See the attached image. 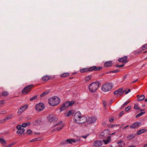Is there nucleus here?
Listing matches in <instances>:
<instances>
[{
	"mask_svg": "<svg viewBox=\"0 0 147 147\" xmlns=\"http://www.w3.org/2000/svg\"><path fill=\"white\" fill-rule=\"evenodd\" d=\"M110 131L108 129H105L101 133L100 135V138H107L106 140H103L102 141L105 144H107L110 142L111 140V136H108L110 135Z\"/></svg>",
	"mask_w": 147,
	"mask_h": 147,
	"instance_id": "f257e3e1",
	"label": "nucleus"
},
{
	"mask_svg": "<svg viewBox=\"0 0 147 147\" xmlns=\"http://www.w3.org/2000/svg\"><path fill=\"white\" fill-rule=\"evenodd\" d=\"M100 84L98 81H96L90 84L88 87L89 89L91 92H95L100 86Z\"/></svg>",
	"mask_w": 147,
	"mask_h": 147,
	"instance_id": "f03ea898",
	"label": "nucleus"
},
{
	"mask_svg": "<svg viewBox=\"0 0 147 147\" xmlns=\"http://www.w3.org/2000/svg\"><path fill=\"white\" fill-rule=\"evenodd\" d=\"M60 98L56 96L51 97L48 100V103L51 106L57 105L60 103Z\"/></svg>",
	"mask_w": 147,
	"mask_h": 147,
	"instance_id": "7ed1b4c3",
	"label": "nucleus"
},
{
	"mask_svg": "<svg viewBox=\"0 0 147 147\" xmlns=\"http://www.w3.org/2000/svg\"><path fill=\"white\" fill-rule=\"evenodd\" d=\"M102 69V67H96V66H93L90 67L89 68H84L81 69L80 71L82 73H84L87 71H91L93 70L95 71L100 70Z\"/></svg>",
	"mask_w": 147,
	"mask_h": 147,
	"instance_id": "20e7f679",
	"label": "nucleus"
},
{
	"mask_svg": "<svg viewBox=\"0 0 147 147\" xmlns=\"http://www.w3.org/2000/svg\"><path fill=\"white\" fill-rule=\"evenodd\" d=\"M75 101L73 100L71 101H67L64 103L61 106L60 108L61 111H63L67 109V108L69 106H71L74 104Z\"/></svg>",
	"mask_w": 147,
	"mask_h": 147,
	"instance_id": "39448f33",
	"label": "nucleus"
},
{
	"mask_svg": "<svg viewBox=\"0 0 147 147\" xmlns=\"http://www.w3.org/2000/svg\"><path fill=\"white\" fill-rule=\"evenodd\" d=\"M113 85L112 83H109L105 84L103 85L101 88V90L104 92H108L112 88Z\"/></svg>",
	"mask_w": 147,
	"mask_h": 147,
	"instance_id": "423d86ee",
	"label": "nucleus"
},
{
	"mask_svg": "<svg viewBox=\"0 0 147 147\" xmlns=\"http://www.w3.org/2000/svg\"><path fill=\"white\" fill-rule=\"evenodd\" d=\"M64 127V124L61 121L59 122L58 123L55 124L54 126L55 127L52 130V131H58Z\"/></svg>",
	"mask_w": 147,
	"mask_h": 147,
	"instance_id": "0eeeda50",
	"label": "nucleus"
},
{
	"mask_svg": "<svg viewBox=\"0 0 147 147\" xmlns=\"http://www.w3.org/2000/svg\"><path fill=\"white\" fill-rule=\"evenodd\" d=\"M81 117V114L80 112L78 111L76 112L74 114L73 117L74 122L77 123Z\"/></svg>",
	"mask_w": 147,
	"mask_h": 147,
	"instance_id": "6e6552de",
	"label": "nucleus"
},
{
	"mask_svg": "<svg viewBox=\"0 0 147 147\" xmlns=\"http://www.w3.org/2000/svg\"><path fill=\"white\" fill-rule=\"evenodd\" d=\"M33 86V84H30L24 88L22 90V92L23 94H26L29 92L30 91V89Z\"/></svg>",
	"mask_w": 147,
	"mask_h": 147,
	"instance_id": "1a4fd4ad",
	"label": "nucleus"
},
{
	"mask_svg": "<svg viewBox=\"0 0 147 147\" xmlns=\"http://www.w3.org/2000/svg\"><path fill=\"white\" fill-rule=\"evenodd\" d=\"M48 120L50 123L55 122L57 121V118L53 114H49L47 117Z\"/></svg>",
	"mask_w": 147,
	"mask_h": 147,
	"instance_id": "9d476101",
	"label": "nucleus"
},
{
	"mask_svg": "<svg viewBox=\"0 0 147 147\" xmlns=\"http://www.w3.org/2000/svg\"><path fill=\"white\" fill-rule=\"evenodd\" d=\"M45 108V106L42 103H40L37 104L36 106V110L38 111H42Z\"/></svg>",
	"mask_w": 147,
	"mask_h": 147,
	"instance_id": "9b49d317",
	"label": "nucleus"
},
{
	"mask_svg": "<svg viewBox=\"0 0 147 147\" xmlns=\"http://www.w3.org/2000/svg\"><path fill=\"white\" fill-rule=\"evenodd\" d=\"M28 105H25L22 106L18 110V113L19 115H20L28 108Z\"/></svg>",
	"mask_w": 147,
	"mask_h": 147,
	"instance_id": "f8f14e48",
	"label": "nucleus"
},
{
	"mask_svg": "<svg viewBox=\"0 0 147 147\" xmlns=\"http://www.w3.org/2000/svg\"><path fill=\"white\" fill-rule=\"evenodd\" d=\"M18 129L16 133L17 134H21L23 133L25 131V129L24 128H22V126L20 125H18L16 127Z\"/></svg>",
	"mask_w": 147,
	"mask_h": 147,
	"instance_id": "ddd939ff",
	"label": "nucleus"
},
{
	"mask_svg": "<svg viewBox=\"0 0 147 147\" xmlns=\"http://www.w3.org/2000/svg\"><path fill=\"white\" fill-rule=\"evenodd\" d=\"M97 118L95 117H89L87 120V123L89 124L93 123L95 122Z\"/></svg>",
	"mask_w": 147,
	"mask_h": 147,
	"instance_id": "4468645a",
	"label": "nucleus"
},
{
	"mask_svg": "<svg viewBox=\"0 0 147 147\" xmlns=\"http://www.w3.org/2000/svg\"><path fill=\"white\" fill-rule=\"evenodd\" d=\"M76 140L74 139H69L63 141V144H67L68 143L72 144L73 143H75Z\"/></svg>",
	"mask_w": 147,
	"mask_h": 147,
	"instance_id": "2eb2a0df",
	"label": "nucleus"
},
{
	"mask_svg": "<svg viewBox=\"0 0 147 147\" xmlns=\"http://www.w3.org/2000/svg\"><path fill=\"white\" fill-rule=\"evenodd\" d=\"M141 125V123L135 122L130 126V127L131 128L136 129L137 127H138L139 126H140Z\"/></svg>",
	"mask_w": 147,
	"mask_h": 147,
	"instance_id": "dca6fc26",
	"label": "nucleus"
},
{
	"mask_svg": "<svg viewBox=\"0 0 147 147\" xmlns=\"http://www.w3.org/2000/svg\"><path fill=\"white\" fill-rule=\"evenodd\" d=\"M87 118L85 116H81L78 122L77 123H84L85 122L87 121Z\"/></svg>",
	"mask_w": 147,
	"mask_h": 147,
	"instance_id": "f3484780",
	"label": "nucleus"
},
{
	"mask_svg": "<svg viewBox=\"0 0 147 147\" xmlns=\"http://www.w3.org/2000/svg\"><path fill=\"white\" fill-rule=\"evenodd\" d=\"M102 144V142L101 140H97L94 142L93 145L96 147H99L101 146Z\"/></svg>",
	"mask_w": 147,
	"mask_h": 147,
	"instance_id": "a211bd4d",
	"label": "nucleus"
},
{
	"mask_svg": "<svg viewBox=\"0 0 147 147\" xmlns=\"http://www.w3.org/2000/svg\"><path fill=\"white\" fill-rule=\"evenodd\" d=\"M127 59V56H125L119 59H118V61L119 62H123V63H126L128 62Z\"/></svg>",
	"mask_w": 147,
	"mask_h": 147,
	"instance_id": "6ab92c4d",
	"label": "nucleus"
},
{
	"mask_svg": "<svg viewBox=\"0 0 147 147\" xmlns=\"http://www.w3.org/2000/svg\"><path fill=\"white\" fill-rule=\"evenodd\" d=\"M122 90V88H120L118 90L115 91L114 92V95H116L118 94V93L120 92H121L120 94H122L124 92L125 90L121 92Z\"/></svg>",
	"mask_w": 147,
	"mask_h": 147,
	"instance_id": "aec40b11",
	"label": "nucleus"
},
{
	"mask_svg": "<svg viewBox=\"0 0 147 147\" xmlns=\"http://www.w3.org/2000/svg\"><path fill=\"white\" fill-rule=\"evenodd\" d=\"M113 64L112 62L111 61H109L105 62L104 65L106 67H109Z\"/></svg>",
	"mask_w": 147,
	"mask_h": 147,
	"instance_id": "412c9836",
	"label": "nucleus"
},
{
	"mask_svg": "<svg viewBox=\"0 0 147 147\" xmlns=\"http://www.w3.org/2000/svg\"><path fill=\"white\" fill-rule=\"evenodd\" d=\"M43 138L42 137H39L37 138H35L31 140L30 142H32L36 141H38L41 140H43Z\"/></svg>",
	"mask_w": 147,
	"mask_h": 147,
	"instance_id": "4be33fe9",
	"label": "nucleus"
},
{
	"mask_svg": "<svg viewBox=\"0 0 147 147\" xmlns=\"http://www.w3.org/2000/svg\"><path fill=\"white\" fill-rule=\"evenodd\" d=\"M146 129H143L141 130H139L137 132V135H139L141 134L146 131Z\"/></svg>",
	"mask_w": 147,
	"mask_h": 147,
	"instance_id": "5701e85b",
	"label": "nucleus"
},
{
	"mask_svg": "<svg viewBox=\"0 0 147 147\" xmlns=\"http://www.w3.org/2000/svg\"><path fill=\"white\" fill-rule=\"evenodd\" d=\"M50 78V77L49 76L46 75L43 76L42 79L43 81H46L49 80Z\"/></svg>",
	"mask_w": 147,
	"mask_h": 147,
	"instance_id": "b1692460",
	"label": "nucleus"
},
{
	"mask_svg": "<svg viewBox=\"0 0 147 147\" xmlns=\"http://www.w3.org/2000/svg\"><path fill=\"white\" fill-rule=\"evenodd\" d=\"M136 136L135 134H133L129 135L127 136V138L128 140H131L134 137Z\"/></svg>",
	"mask_w": 147,
	"mask_h": 147,
	"instance_id": "393cba45",
	"label": "nucleus"
},
{
	"mask_svg": "<svg viewBox=\"0 0 147 147\" xmlns=\"http://www.w3.org/2000/svg\"><path fill=\"white\" fill-rule=\"evenodd\" d=\"M13 116V114H11L7 116L6 117L3 119V121H5L11 118Z\"/></svg>",
	"mask_w": 147,
	"mask_h": 147,
	"instance_id": "a878e982",
	"label": "nucleus"
},
{
	"mask_svg": "<svg viewBox=\"0 0 147 147\" xmlns=\"http://www.w3.org/2000/svg\"><path fill=\"white\" fill-rule=\"evenodd\" d=\"M144 95H142L138 98V101H141L143 100L144 99Z\"/></svg>",
	"mask_w": 147,
	"mask_h": 147,
	"instance_id": "bb28decb",
	"label": "nucleus"
},
{
	"mask_svg": "<svg viewBox=\"0 0 147 147\" xmlns=\"http://www.w3.org/2000/svg\"><path fill=\"white\" fill-rule=\"evenodd\" d=\"M49 93V92L48 91H46L41 94L40 95V96L41 97H43V96L47 95Z\"/></svg>",
	"mask_w": 147,
	"mask_h": 147,
	"instance_id": "cd10ccee",
	"label": "nucleus"
},
{
	"mask_svg": "<svg viewBox=\"0 0 147 147\" xmlns=\"http://www.w3.org/2000/svg\"><path fill=\"white\" fill-rule=\"evenodd\" d=\"M69 75V74L68 73H64L60 75L61 77L64 78L67 77Z\"/></svg>",
	"mask_w": 147,
	"mask_h": 147,
	"instance_id": "c85d7f7f",
	"label": "nucleus"
},
{
	"mask_svg": "<svg viewBox=\"0 0 147 147\" xmlns=\"http://www.w3.org/2000/svg\"><path fill=\"white\" fill-rule=\"evenodd\" d=\"M0 142L2 144L5 145L6 144V141L3 138H0Z\"/></svg>",
	"mask_w": 147,
	"mask_h": 147,
	"instance_id": "c756f323",
	"label": "nucleus"
},
{
	"mask_svg": "<svg viewBox=\"0 0 147 147\" xmlns=\"http://www.w3.org/2000/svg\"><path fill=\"white\" fill-rule=\"evenodd\" d=\"M145 112H141L140 113L138 114L137 115H136V118H138L139 117L142 115H143L144 114H145Z\"/></svg>",
	"mask_w": 147,
	"mask_h": 147,
	"instance_id": "7c9ffc66",
	"label": "nucleus"
},
{
	"mask_svg": "<svg viewBox=\"0 0 147 147\" xmlns=\"http://www.w3.org/2000/svg\"><path fill=\"white\" fill-rule=\"evenodd\" d=\"M142 50H144L147 49V44L143 45L141 47Z\"/></svg>",
	"mask_w": 147,
	"mask_h": 147,
	"instance_id": "2f4dec72",
	"label": "nucleus"
},
{
	"mask_svg": "<svg viewBox=\"0 0 147 147\" xmlns=\"http://www.w3.org/2000/svg\"><path fill=\"white\" fill-rule=\"evenodd\" d=\"M1 94L2 96H6L8 94V93L7 92L3 91L2 92Z\"/></svg>",
	"mask_w": 147,
	"mask_h": 147,
	"instance_id": "473e14b6",
	"label": "nucleus"
},
{
	"mask_svg": "<svg viewBox=\"0 0 147 147\" xmlns=\"http://www.w3.org/2000/svg\"><path fill=\"white\" fill-rule=\"evenodd\" d=\"M91 78L92 77L91 76H88L85 78V80L86 81H88L91 79Z\"/></svg>",
	"mask_w": 147,
	"mask_h": 147,
	"instance_id": "72a5a7b5",
	"label": "nucleus"
},
{
	"mask_svg": "<svg viewBox=\"0 0 147 147\" xmlns=\"http://www.w3.org/2000/svg\"><path fill=\"white\" fill-rule=\"evenodd\" d=\"M26 133L27 134L30 135L32 134V132L31 130L30 129H28L27 130Z\"/></svg>",
	"mask_w": 147,
	"mask_h": 147,
	"instance_id": "f704fd0d",
	"label": "nucleus"
},
{
	"mask_svg": "<svg viewBox=\"0 0 147 147\" xmlns=\"http://www.w3.org/2000/svg\"><path fill=\"white\" fill-rule=\"evenodd\" d=\"M37 96L35 95L34 96L32 97L30 99V100L31 101H32L34 100H35L37 99Z\"/></svg>",
	"mask_w": 147,
	"mask_h": 147,
	"instance_id": "c9c22d12",
	"label": "nucleus"
},
{
	"mask_svg": "<svg viewBox=\"0 0 147 147\" xmlns=\"http://www.w3.org/2000/svg\"><path fill=\"white\" fill-rule=\"evenodd\" d=\"M115 66V67H117L120 68L123 67L124 66V65L123 64L122 65L116 64Z\"/></svg>",
	"mask_w": 147,
	"mask_h": 147,
	"instance_id": "e433bc0d",
	"label": "nucleus"
},
{
	"mask_svg": "<svg viewBox=\"0 0 147 147\" xmlns=\"http://www.w3.org/2000/svg\"><path fill=\"white\" fill-rule=\"evenodd\" d=\"M131 108V106H129L128 107H127L125 109V110L126 111H129Z\"/></svg>",
	"mask_w": 147,
	"mask_h": 147,
	"instance_id": "4c0bfd02",
	"label": "nucleus"
},
{
	"mask_svg": "<svg viewBox=\"0 0 147 147\" xmlns=\"http://www.w3.org/2000/svg\"><path fill=\"white\" fill-rule=\"evenodd\" d=\"M5 100H2L0 101V105L2 106L5 103Z\"/></svg>",
	"mask_w": 147,
	"mask_h": 147,
	"instance_id": "58836bf2",
	"label": "nucleus"
},
{
	"mask_svg": "<svg viewBox=\"0 0 147 147\" xmlns=\"http://www.w3.org/2000/svg\"><path fill=\"white\" fill-rule=\"evenodd\" d=\"M7 113V112L5 111H1L0 112V114H5Z\"/></svg>",
	"mask_w": 147,
	"mask_h": 147,
	"instance_id": "ea45409f",
	"label": "nucleus"
},
{
	"mask_svg": "<svg viewBox=\"0 0 147 147\" xmlns=\"http://www.w3.org/2000/svg\"><path fill=\"white\" fill-rule=\"evenodd\" d=\"M71 114V111H69L67 113V116L69 117L70 116Z\"/></svg>",
	"mask_w": 147,
	"mask_h": 147,
	"instance_id": "a19ab883",
	"label": "nucleus"
},
{
	"mask_svg": "<svg viewBox=\"0 0 147 147\" xmlns=\"http://www.w3.org/2000/svg\"><path fill=\"white\" fill-rule=\"evenodd\" d=\"M134 108L136 110L139 109V108L138 107V105L136 104L135 105Z\"/></svg>",
	"mask_w": 147,
	"mask_h": 147,
	"instance_id": "79ce46f5",
	"label": "nucleus"
},
{
	"mask_svg": "<svg viewBox=\"0 0 147 147\" xmlns=\"http://www.w3.org/2000/svg\"><path fill=\"white\" fill-rule=\"evenodd\" d=\"M129 103V102H125V103H124L122 105V107H124L126 105H127L128 103Z\"/></svg>",
	"mask_w": 147,
	"mask_h": 147,
	"instance_id": "37998d69",
	"label": "nucleus"
},
{
	"mask_svg": "<svg viewBox=\"0 0 147 147\" xmlns=\"http://www.w3.org/2000/svg\"><path fill=\"white\" fill-rule=\"evenodd\" d=\"M119 71V70H115L112 71L111 72L113 73H116L118 72Z\"/></svg>",
	"mask_w": 147,
	"mask_h": 147,
	"instance_id": "c03bdc74",
	"label": "nucleus"
},
{
	"mask_svg": "<svg viewBox=\"0 0 147 147\" xmlns=\"http://www.w3.org/2000/svg\"><path fill=\"white\" fill-rule=\"evenodd\" d=\"M21 126L23 127H26L27 125L25 123H24L22 124V125Z\"/></svg>",
	"mask_w": 147,
	"mask_h": 147,
	"instance_id": "a18cd8bd",
	"label": "nucleus"
},
{
	"mask_svg": "<svg viewBox=\"0 0 147 147\" xmlns=\"http://www.w3.org/2000/svg\"><path fill=\"white\" fill-rule=\"evenodd\" d=\"M123 142V141L122 140H119V141L117 142V144H121Z\"/></svg>",
	"mask_w": 147,
	"mask_h": 147,
	"instance_id": "49530a36",
	"label": "nucleus"
},
{
	"mask_svg": "<svg viewBox=\"0 0 147 147\" xmlns=\"http://www.w3.org/2000/svg\"><path fill=\"white\" fill-rule=\"evenodd\" d=\"M124 112L123 111H121L119 114V115L120 116H122L124 114Z\"/></svg>",
	"mask_w": 147,
	"mask_h": 147,
	"instance_id": "de8ad7c7",
	"label": "nucleus"
},
{
	"mask_svg": "<svg viewBox=\"0 0 147 147\" xmlns=\"http://www.w3.org/2000/svg\"><path fill=\"white\" fill-rule=\"evenodd\" d=\"M113 119H114L113 118V117H112L109 119V121L110 122L112 123L113 121Z\"/></svg>",
	"mask_w": 147,
	"mask_h": 147,
	"instance_id": "09e8293b",
	"label": "nucleus"
},
{
	"mask_svg": "<svg viewBox=\"0 0 147 147\" xmlns=\"http://www.w3.org/2000/svg\"><path fill=\"white\" fill-rule=\"evenodd\" d=\"M103 104L105 106H106L107 105V103L105 101H103Z\"/></svg>",
	"mask_w": 147,
	"mask_h": 147,
	"instance_id": "8fccbe9b",
	"label": "nucleus"
},
{
	"mask_svg": "<svg viewBox=\"0 0 147 147\" xmlns=\"http://www.w3.org/2000/svg\"><path fill=\"white\" fill-rule=\"evenodd\" d=\"M115 126V125L111 124L110 125L109 127H114Z\"/></svg>",
	"mask_w": 147,
	"mask_h": 147,
	"instance_id": "3c124183",
	"label": "nucleus"
},
{
	"mask_svg": "<svg viewBox=\"0 0 147 147\" xmlns=\"http://www.w3.org/2000/svg\"><path fill=\"white\" fill-rule=\"evenodd\" d=\"M14 144V143H11V144H9L8 145V147H10V146H13V145Z\"/></svg>",
	"mask_w": 147,
	"mask_h": 147,
	"instance_id": "603ef678",
	"label": "nucleus"
},
{
	"mask_svg": "<svg viewBox=\"0 0 147 147\" xmlns=\"http://www.w3.org/2000/svg\"><path fill=\"white\" fill-rule=\"evenodd\" d=\"M26 125H29L30 124V123L29 122H27L26 123H25Z\"/></svg>",
	"mask_w": 147,
	"mask_h": 147,
	"instance_id": "864d4df0",
	"label": "nucleus"
},
{
	"mask_svg": "<svg viewBox=\"0 0 147 147\" xmlns=\"http://www.w3.org/2000/svg\"><path fill=\"white\" fill-rule=\"evenodd\" d=\"M138 80V79H136V80H135V81H133L132 82V83H135Z\"/></svg>",
	"mask_w": 147,
	"mask_h": 147,
	"instance_id": "5fc2aeb1",
	"label": "nucleus"
},
{
	"mask_svg": "<svg viewBox=\"0 0 147 147\" xmlns=\"http://www.w3.org/2000/svg\"><path fill=\"white\" fill-rule=\"evenodd\" d=\"M128 147H136V146L135 145H130L128 146Z\"/></svg>",
	"mask_w": 147,
	"mask_h": 147,
	"instance_id": "6e6d98bb",
	"label": "nucleus"
},
{
	"mask_svg": "<svg viewBox=\"0 0 147 147\" xmlns=\"http://www.w3.org/2000/svg\"><path fill=\"white\" fill-rule=\"evenodd\" d=\"M82 137L84 138V139H86L87 137V136H82Z\"/></svg>",
	"mask_w": 147,
	"mask_h": 147,
	"instance_id": "4d7b16f0",
	"label": "nucleus"
},
{
	"mask_svg": "<svg viewBox=\"0 0 147 147\" xmlns=\"http://www.w3.org/2000/svg\"><path fill=\"white\" fill-rule=\"evenodd\" d=\"M143 147H147V144H145Z\"/></svg>",
	"mask_w": 147,
	"mask_h": 147,
	"instance_id": "13d9d810",
	"label": "nucleus"
},
{
	"mask_svg": "<svg viewBox=\"0 0 147 147\" xmlns=\"http://www.w3.org/2000/svg\"><path fill=\"white\" fill-rule=\"evenodd\" d=\"M129 125H127L125 127H124L123 129H125L129 127Z\"/></svg>",
	"mask_w": 147,
	"mask_h": 147,
	"instance_id": "bf43d9fd",
	"label": "nucleus"
},
{
	"mask_svg": "<svg viewBox=\"0 0 147 147\" xmlns=\"http://www.w3.org/2000/svg\"><path fill=\"white\" fill-rule=\"evenodd\" d=\"M115 134V132H113V133H112L111 134H110V135H113Z\"/></svg>",
	"mask_w": 147,
	"mask_h": 147,
	"instance_id": "052dcab7",
	"label": "nucleus"
},
{
	"mask_svg": "<svg viewBox=\"0 0 147 147\" xmlns=\"http://www.w3.org/2000/svg\"><path fill=\"white\" fill-rule=\"evenodd\" d=\"M129 93V92L127 91H126L125 92V94H127L128 93Z\"/></svg>",
	"mask_w": 147,
	"mask_h": 147,
	"instance_id": "680f3d73",
	"label": "nucleus"
},
{
	"mask_svg": "<svg viewBox=\"0 0 147 147\" xmlns=\"http://www.w3.org/2000/svg\"><path fill=\"white\" fill-rule=\"evenodd\" d=\"M129 93V92L127 91H126L125 92V94H127L128 93Z\"/></svg>",
	"mask_w": 147,
	"mask_h": 147,
	"instance_id": "e2e57ef3",
	"label": "nucleus"
},
{
	"mask_svg": "<svg viewBox=\"0 0 147 147\" xmlns=\"http://www.w3.org/2000/svg\"><path fill=\"white\" fill-rule=\"evenodd\" d=\"M127 91H128L129 92H131V90L130 89H128Z\"/></svg>",
	"mask_w": 147,
	"mask_h": 147,
	"instance_id": "0e129e2a",
	"label": "nucleus"
},
{
	"mask_svg": "<svg viewBox=\"0 0 147 147\" xmlns=\"http://www.w3.org/2000/svg\"><path fill=\"white\" fill-rule=\"evenodd\" d=\"M144 101L145 102H147V98H146L145 100H144Z\"/></svg>",
	"mask_w": 147,
	"mask_h": 147,
	"instance_id": "69168bd1",
	"label": "nucleus"
},
{
	"mask_svg": "<svg viewBox=\"0 0 147 147\" xmlns=\"http://www.w3.org/2000/svg\"><path fill=\"white\" fill-rule=\"evenodd\" d=\"M40 133H36V134H40Z\"/></svg>",
	"mask_w": 147,
	"mask_h": 147,
	"instance_id": "338daca9",
	"label": "nucleus"
},
{
	"mask_svg": "<svg viewBox=\"0 0 147 147\" xmlns=\"http://www.w3.org/2000/svg\"><path fill=\"white\" fill-rule=\"evenodd\" d=\"M140 111H143V110L142 109H140Z\"/></svg>",
	"mask_w": 147,
	"mask_h": 147,
	"instance_id": "774afa93",
	"label": "nucleus"
}]
</instances>
